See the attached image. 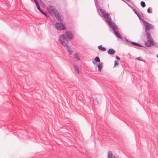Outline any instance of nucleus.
Instances as JSON below:
<instances>
[{
    "mask_svg": "<svg viewBox=\"0 0 158 158\" xmlns=\"http://www.w3.org/2000/svg\"><path fill=\"white\" fill-rule=\"evenodd\" d=\"M73 35L70 31H66L63 35L60 36L59 40L61 43H68L69 40L73 39Z\"/></svg>",
    "mask_w": 158,
    "mask_h": 158,
    "instance_id": "obj_1",
    "label": "nucleus"
},
{
    "mask_svg": "<svg viewBox=\"0 0 158 158\" xmlns=\"http://www.w3.org/2000/svg\"><path fill=\"white\" fill-rule=\"evenodd\" d=\"M144 44L145 46L147 47H150L152 46L156 47H158V44L153 39H148V40L145 42Z\"/></svg>",
    "mask_w": 158,
    "mask_h": 158,
    "instance_id": "obj_2",
    "label": "nucleus"
},
{
    "mask_svg": "<svg viewBox=\"0 0 158 158\" xmlns=\"http://www.w3.org/2000/svg\"><path fill=\"white\" fill-rule=\"evenodd\" d=\"M55 25L57 30L58 31L64 30L66 29L64 24L61 22L56 23Z\"/></svg>",
    "mask_w": 158,
    "mask_h": 158,
    "instance_id": "obj_3",
    "label": "nucleus"
},
{
    "mask_svg": "<svg viewBox=\"0 0 158 158\" xmlns=\"http://www.w3.org/2000/svg\"><path fill=\"white\" fill-rule=\"evenodd\" d=\"M143 24L146 27V31H148L151 29H152L154 28L152 24L148 23L146 21L143 22Z\"/></svg>",
    "mask_w": 158,
    "mask_h": 158,
    "instance_id": "obj_4",
    "label": "nucleus"
},
{
    "mask_svg": "<svg viewBox=\"0 0 158 158\" xmlns=\"http://www.w3.org/2000/svg\"><path fill=\"white\" fill-rule=\"evenodd\" d=\"M63 43H61L63 45L64 47L66 48L67 49L69 55H71L73 52V51L71 49V48L69 47L68 45V43H65L64 42H63Z\"/></svg>",
    "mask_w": 158,
    "mask_h": 158,
    "instance_id": "obj_5",
    "label": "nucleus"
},
{
    "mask_svg": "<svg viewBox=\"0 0 158 158\" xmlns=\"http://www.w3.org/2000/svg\"><path fill=\"white\" fill-rule=\"evenodd\" d=\"M100 11L102 14L103 17L106 19V20L110 19H109L110 17L109 15L106 12L105 10L102 9H101Z\"/></svg>",
    "mask_w": 158,
    "mask_h": 158,
    "instance_id": "obj_6",
    "label": "nucleus"
},
{
    "mask_svg": "<svg viewBox=\"0 0 158 158\" xmlns=\"http://www.w3.org/2000/svg\"><path fill=\"white\" fill-rule=\"evenodd\" d=\"M109 19H110L106 20V21L109 25L110 27L114 30L116 29L117 28L116 25L113 23L111 22V18Z\"/></svg>",
    "mask_w": 158,
    "mask_h": 158,
    "instance_id": "obj_7",
    "label": "nucleus"
},
{
    "mask_svg": "<svg viewBox=\"0 0 158 158\" xmlns=\"http://www.w3.org/2000/svg\"><path fill=\"white\" fill-rule=\"evenodd\" d=\"M93 64L95 65V64L96 63V66L98 67V69H99V63H98L99 62V57L97 56L92 61Z\"/></svg>",
    "mask_w": 158,
    "mask_h": 158,
    "instance_id": "obj_8",
    "label": "nucleus"
},
{
    "mask_svg": "<svg viewBox=\"0 0 158 158\" xmlns=\"http://www.w3.org/2000/svg\"><path fill=\"white\" fill-rule=\"evenodd\" d=\"M54 15L56 18L58 19L59 22H61L62 21V20L60 17V15L58 12L57 14L56 13L54 12Z\"/></svg>",
    "mask_w": 158,
    "mask_h": 158,
    "instance_id": "obj_9",
    "label": "nucleus"
},
{
    "mask_svg": "<svg viewBox=\"0 0 158 158\" xmlns=\"http://www.w3.org/2000/svg\"><path fill=\"white\" fill-rule=\"evenodd\" d=\"M78 53H76L73 55V57L75 60L77 61H78L80 60V58L78 56Z\"/></svg>",
    "mask_w": 158,
    "mask_h": 158,
    "instance_id": "obj_10",
    "label": "nucleus"
},
{
    "mask_svg": "<svg viewBox=\"0 0 158 158\" xmlns=\"http://www.w3.org/2000/svg\"><path fill=\"white\" fill-rule=\"evenodd\" d=\"M96 7L97 8L98 13L99 14V4L98 0H94Z\"/></svg>",
    "mask_w": 158,
    "mask_h": 158,
    "instance_id": "obj_11",
    "label": "nucleus"
},
{
    "mask_svg": "<svg viewBox=\"0 0 158 158\" xmlns=\"http://www.w3.org/2000/svg\"><path fill=\"white\" fill-rule=\"evenodd\" d=\"M98 98H93V104L95 105H98Z\"/></svg>",
    "mask_w": 158,
    "mask_h": 158,
    "instance_id": "obj_12",
    "label": "nucleus"
},
{
    "mask_svg": "<svg viewBox=\"0 0 158 158\" xmlns=\"http://www.w3.org/2000/svg\"><path fill=\"white\" fill-rule=\"evenodd\" d=\"M146 36L148 39H152L151 36V34L150 32H147L146 33Z\"/></svg>",
    "mask_w": 158,
    "mask_h": 158,
    "instance_id": "obj_13",
    "label": "nucleus"
},
{
    "mask_svg": "<svg viewBox=\"0 0 158 158\" xmlns=\"http://www.w3.org/2000/svg\"><path fill=\"white\" fill-rule=\"evenodd\" d=\"M108 158H113V154L112 152L109 151L108 153Z\"/></svg>",
    "mask_w": 158,
    "mask_h": 158,
    "instance_id": "obj_14",
    "label": "nucleus"
},
{
    "mask_svg": "<svg viewBox=\"0 0 158 158\" xmlns=\"http://www.w3.org/2000/svg\"><path fill=\"white\" fill-rule=\"evenodd\" d=\"M115 52V51H114L113 49H110L109 50L108 53L109 54H110L111 55L113 54Z\"/></svg>",
    "mask_w": 158,
    "mask_h": 158,
    "instance_id": "obj_15",
    "label": "nucleus"
},
{
    "mask_svg": "<svg viewBox=\"0 0 158 158\" xmlns=\"http://www.w3.org/2000/svg\"><path fill=\"white\" fill-rule=\"evenodd\" d=\"M114 32L116 36L117 37L120 38H121V35L120 34H119L118 32H116V31H114Z\"/></svg>",
    "mask_w": 158,
    "mask_h": 158,
    "instance_id": "obj_16",
    "label": "nucleus"
},
{
    "mask_svg": "<svg viewBox=\"0 0 158 158\" xmlns=\"http://www.w3.org/2000/svg\"><path fill=\"white\" fill-rule=\"evenodd\" d=\"M131 44H133V45H135L136 46H140V47L142 46L140 44H138L137 43H135V42H131Z\"/></svg>",
    "mask_w": 158,
    "mask_h": 158,
    "instance_id": "obj_17",
    "label": "nucleus"
},
{
    "mask_svg": "<svg viewBox=\"0 0 158 158\" xmlns=\"http://www.w3.org/2000/svg\"><path fill=\"white\" fill-rule=\"evenodd\" d=\"M140 4H141V6L143 7H144L146 6L145 4V2L143 1H141L140 2Z\"/></svg>",
    "mask_w": 158,
    "mask_h": 158,
    "instance_id": "obj_18",
    "label": "nucleus"
},
{
    "mask_svg": "<svg viewBox=\"0 0 158 158\" xmlns=\"http://www.w3.org/2000/svg\"><path fill=\"white\" fill-rule=\"evenodd\" d=\"M42 14L44 15L46 17H49L48 15L47 12L43 11Z\"/></svg>",
    "mask_w": 158,
    "mask_h": 158,
    "instance_id": "obj_19",
    "label": "nucleus"
},
{
    "mask_svg": "<svg viewBox=\"0 0 158 158\" xmlns=\"http://www.w3.org/2000/svg\"><path fill=\"white\" fill-rule=\"evenodd\" d=\"M99 50L102 51H105L106 50V48H105L102 47L101 46H99Z\"/></svg>",
    "mask_w": 158,
    "mask_h": 158,
    "instance_id": "obj_20",
    "label": "nucleus"
},
{
    "mask_svg": "<svg viewBox=\"0 0 158 158\" xmlns=\"http://www.w3.org/2000/svg\"><path fill=\"white\" fill-rule=\"evenodd\" d=\"M152 9L150 8H148L147 10V12L148 13H150L152 12Z\"/></svg>",
    "mask_w": 158,
    "mask_h": 158,
    "instance_id": "obj_21",
    "label": "nucleus"
},
{
    "mask_svg": "<svg viewBox=\"0 0 158 158\" xmlns=\"http://www.w3.org/2000/svg\"><path fill=\"white\" fill-rule=\"evenodd\" d=\"M136 59L139 61H143L142 58L141 57H138L136 58Z\"/></svg>",
    "mask_w": 158,
    "mask_h": 158,
    "instance_id": "obj_22",
    "label": "nucleus"
},
{
    "mask_svg": "<svg viewBox=\"0 0 158 158\" xmlns=\"http://www.w3.org/2000/svg\"><path fill=\"white\" fill-rule=\"evenodd\" d=\"M119 64V63L117 61H114V65L117 66Z\"/></svg>",
    "mask_w": 158,
    "mask_h": 158,
    "instance_id": "obj_23",
    "label": "nucleus"
},
{
    "mask_svg": "<svg viewBox=\"0 0 158 158\" xmlns=\"http://www.w3.org/2000/svg\"><path fill=\"white\" fill-rule=\"evenodd\" d=\"M37 9L39 10L40 9V7L39 4H38L36 5Z\"/></svg>",
    "mask_w": 158,
    "mask_h": 158,
    "instance_id": "obj_24",
    "label": "nucleus"
},
{
    "mask_svg": "<svg viewBox=\"0 0 158 158\" xmlns=\"http://www.w3.org/2000/svg\"><path fill=\"white\" fill-rule=\"evenodd\" d=\"M34 2L36 4V5H37L39 4L38 2L37 1V0H34Z\"/></svg>",
    "mask_w": 158,
    "mask_h": 158,
    "instance_id": "obj_25",
    "label": "nucleus"
},
{
    "mask_svg": "<svg viewBox=\"0 0 158 158\" xmlns=\"http://www.w3.org/2000/svg\"><path fill=\"white\" fill-rule=\"evenodd\" d=\"M75 70L77 74H79L80 72L79 70Z\"/></svg>",
    "mask_w": 158,
    "mask_h": 158,
    "instance_id": "obj_26",
    "label": "nucleus"
},
{
    "mask_svg": "<svg viewBox=\"0 0 158 158\" xmlns=\"http://www.w3.org/2000/svg\"><path fill=\"white\" fill-rule=\"evenodd\" d=\"M102 64L99 63V69H101L102 68Z\"/></svg>",
    "mask_w": 158,
    "mask_h": 158,
    "instance_id": "obj_27",
    "label": "nucleus"
},
{
    "mask_svg": "<svg viewBox=\"0 0 158 158\" xmlns=\"http://www.w3.org/2000/svg\"><path fill=\"white\" fill-rule=\"evenodd\" d=\"M39 10V11H40V12L41 13H42V12H43V10H42L41 8Z\"/></svg>",
    "mask_w": 158,
    "mask_h": 158,
    "instance_id": "obj_28",
    "label": "nucleus"
},
{
    "mask_svg": "<svg viewBox=\"0 0 158 158\" xmlns=\"http://www.w3.org/2000/svg\"><path fill=\"white\" fill-rule=\"evenodd\" d=\"M116 59L118 60H120V58L117 56H116Z\"/></svg>",
    "mask_w": 158,
    "mask_h": 158,
    "instance_id": "obj_29",
    "label": "nucleus"
},
{
    "mask_svg": "<svg viewBox=\"0 0 158 158\" xmlns=\"http://www.w3.org/2000/svg\"><path fill=\"white\" fill-rule=\"evenodd\" d=\"M75 69H79L77 66H75Z\"/></svg>",
    "mask_w": 158,
    "mask_h": 158,
    "instance_id": "obj_30",
    "label": "nucleus"
},
{
    "mask_svg": "<svg viewBox=\"0 0 158 158\" xmlns=\"http://www.w3.org/2000/svg\"><path fill=\"white\" fill-rule=\"evenodd\" d=\"M114 158H117L116 157H115V156H114Z\"/></svg>",
    "mask_w": 158,
    "mask_h": 158,
    "instance_id": "obj_31",
    "label": "nucleus"
},
{
    "mask_svg": "<svg viewBox=\"0 0 158 158\" xmlns=\"http://www.w3.org/2000/svg\"><path fill=\"white\" fill-rule=\"evenodd\" d=\"M156 57H157V58H158V55H156Z\"/></svg>",
    "mask_w": 158,
    "mask_h": 158,
    "instance_id": "obj_32",
    "label": "nucleus"
},
{
    "mask_svg": "<svg viewBox=\"0 0 158 158\" xmlns=\"http://www.w3.org/2000/svg\"><path fill=\"white\" fill-rule=\"evenodd\" d=\"M101 70H99V72H101Z\"/></svg>",
    "mask_w": 158,
    "mask_h": 158,
    "instance_id": "obj_33",
    "label": "nucleus"
},
{
    "mask_svg": "<svg viewBox=\"0 0 158 158\" xmlns=\"http://www.w3.org/2000/svg\"><path fill=\"white\" fill-rule=\"evenodd\" d=\"M73 72L74 73H75V72L74 71H73Z\"/></svg>",
    "mask_w": 158,
    "mask_h": 158,
    "instance_id": "obj_34",
    "label": "nucleus"
},
{
    "mask_svg": "<svg viewBox=\"0 0 158 158\" xmlns=\"http://www.w3.org/2000/svg\"><path fill=\"white\" fill-rule=\"evenodd\" d=\"M98 48L99 49V46H98Z\"/></svg>",
    "mask_w": 158,
    "mask_h": 158,
    "instance_id": "obj_35",
    "label": "nucleus"
}]
</instances>
